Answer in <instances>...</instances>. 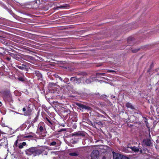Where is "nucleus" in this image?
<instances>
[{
    "mask_svg": "<svg viewBox=\"0 0 159 159\" xmlns=\"http://www.w3.org/2000/svg\"><path fill=\"white\" fill-rule=\"evenodd\" d=\"M3 87V89H2L0 93L3 100L6 102H13V100L11 93L9 84L8 82L5 83Z\"/></svg>",
    "mask_w": 159,
    "mask_h": 159,
    "instance_id": "1",
    "label": "nucleus"
},
{
    "mask_svg": "<svg viewBox=\"0 0 159 159\" xmlns=\"http://www.w3.org/2000/svg\"><path fill=\"white\" fill-rule=\"evenodd\" d=\"M44 150L41 149H39L36 147H32L27 149L25 151V154L28 156L33 154V156H39L42 154Z\"/></svg>",
    "mask_w": 159,
    "mask_h": 159,
    "instance_id": "2",
    "label": "nucleus"
},
{
    "mask_svg": "<svg viewBox=\"0 0 159 159\" xmlns=\"http://www.w3.org/2000/svg\"><path fill=\"white\" fill-rule=\"evenodd\" d=\"M45 123L53 130H54L55 128L53 126L54 122L48 116H47L44 118Z\"/></svg>",
    "mask_w": 159,
    "mask_h": 159,
    "instance_id": "3",
    "label": "nucleus"
},
{
    "mask_svg": "<svg viewBox=\"0 0 159 159\" xmlns=\"http://www.w3.org/2000/svg\"><path fill=\"white\" fill-rule=\"evenodd\" d=\"M99 76V73H96L95 75H92L91 76L87 78L86 81L87 83H89L93 81L99 80L98 79Z\"/></svg>",
    "mask_w": 159,
    "mask_h": 159,
    "instance_id": "4",
    "label": "nucleus"
},
{
    "mask_svg": "<svg viewBox=\"0 0 159 159\" xmlns=\"http://www.w3.org/2000/svg\"><path fill=\"white\" fill-rule=\"evenodd\" d=\"M18 140H16L15 142L13 147L15 150H17L18 149H21L23 148L24 146H25L26 143L25 142H24L22 143H20L18 145Z\"/></svg>",
    "mask_w": 159,
    "mask_h": 159,
    "instance_id": "5",
    "label": "nucleus"
},
{
    "mask_svg": "<svg viewBox=\"0 0 159 159\" xmlns=\"http://www.w3.org/2000/svg\"><path fill=\"white\" fill-rule=\"evenodd\" d=\"M99 156V152L97 150H93L90 154L91 159H98Z\"/></svg>",
    "mask_w": 159,
    "mask_h": 159,
    "instance_id": "6",
    "label": "nucleus"
},
{
    "mask_svg": "<svg viewBox=\"0 0 159 159\" xmlns=\"http://www.w3.org/2000/svg\"><path fill=\"white\" fill-rule=\"evenodd\" d=\"M24 64H21L22 66L16 65V67L21 70H25L26 71H28V69L26 67L29 66L30 64L24 61Z\"/></svg>",
    "mask_w": 159,
    "mask_h": 159,
    "instance_id": "7",
    "label": "nucleus"
},
{
    "mask_svg": "<svg viewBox=\"0 0 159 159\" xmlns=\"http://www.w3.org/2000/svg\"><path fill=\"white\" fill-rule=\"evenodd\" d=\"M76 104L79 107L78 109H80V110L83 111L84 110H89L90 109V107L89 106H87L84 104H82L80 103H76Z\"/></svg>",
    "mask_w": 159,
    "mask_h": 159,
    "instance_id": "8",
    "label": "nucleus"
},
{
    "mask_svg": "<svg viewBox=\"0 0 159 159\" xmlns=\"http://www.w3.org/2000/svg\"><path fill=\"white\" fill-rule=\"evenodd\" d=\"M21 58L30 62L34 60V57H33L26 55H23L21 57Z\"/></svg>",
    "mask_w": 159,
    "mask_h": 159,
    "instance_id": "9",
    "label": "nucleus"
},
{
    "mask_svg": "<svg viewBox=\"0 0 159 159\" xmlns=\"http://www.w3.org/2000/svg\"><path fill=\"white\" fill-rule=\"evenodd\" d=\"M76 78V76L72 77H71L70 79V80L71 81V83H68L67 84L68 86L72 88L73 87V85L72 84H73L74 85H75Z\"/></svg>",
    "mask_w": 159,
    "mask_h": 159,
    "instance_id": "10",
    "label": "nucleus"
},
{
    "mask_svg": "<svg viewBox=\"0 0 159 159\" xmlns=\"http://www.w3.org/2000/svg\"><path fill=\"white\" fill-rule=\"evenodd\" d=\"M1 42L5 45L9 46H11L12 44V43H13L11 41L7 40L4 38L1 39Z\"/></svg>",
    "mask_w": 159,
    "mask_h": 159,
    "instance_id": "11",
    "label": "nucleus"
},
{
    "mask_svg": "<svg viewBox=\"0 0 159 159\" xmlns=\"http://www.w3.org/2000/svg\"><path fill=\"white\" fill-rule=\"evenodd\" d=\"M72 135L73 136H82L84 137L85 136L84 133L83 132L80 131L74 133L72 134Z\"/></svg>",
    "mask_w": 159,
    "mask_h": 159,
    "instance_id": "12",
    "label": "nucleus"
},
{
    "mask_svg": "<svg viewBox=\"0 0 159 159\" xmlns=\"http://www.w3.org/2000/svg\"><path fill=\"white\" fill-rule=\"evenodd\" d=\"M9 55L13 58L22 62V61H21V59L19 57H18V55L17 54L10 52L9 53Z\"/></svg>",
    "mask_w": 159,
    "mask_h": 159,
    "instance_id": "13",
    "label": "nucleus"
},
{
    "mask_svg": "<svg viewBox=\"0 0 159 159\" xmlns=\"http://www.w3.org/2000/svg\"><path fill=\"white\" fill-rule=\"evenodd\" d=\"M39 130L41 133H42L43 132L44 129H45L44 125L43 122H40L39 125Z\"/></svg>",
    "mask_w": 159,
    "mask_h": 159,
    "instance_id": "14",
    "label": "nucleus"
},
{
    "mask_svg": "<svg viewBox=\"0 0 159 159\" xmlns=\"http://www.w3.org/2000/svg\"><path fill=\"white\" fill-rule=\"evenodd\" d=\"M112 153L113 156V159H121V155L113 152Z\"/></svg>",
    "mask_w": 159,
    "mask_h": 159,
    "instance_id": "15",
    "label": "nucleus"
},
{
    "mask_svg": "<svg viewBox=\"0 0 159 159\" xmlns=\"http://www.w3.org/2000/svg\"><path fill=\"white\" fill-rule=\"evenodd\" d=\"M34 73L38 77V80H39L40 78L42 77V75L38 70H35L34 71Z\"/></svg>",
    "mask_w": 159,
    "mask_h": 159,
    "instance_id": "16",
    "label": "nucleus"
},
{
    "mask_svg": "<svg viewBox=\"0 0 159 159\" xmlns=\"http://www.w3.org/2000/svg\"><path fill=\"white\" fill-rule=\"evenodd\" d=\"M143 142H144L146 145L148 146H150L151 145V141L150 139H145L143 140Z\"/></svg>",
    "mask_w": 159,
    "mask_h": 159,
    "instance_id": "17",
    "label": "nucleus"
},
{
    "mask_svg": "<svg viewBox=\"0 0 159 159\" xmlns=\"http://www.w3.org/2000/svg\"><path fill=\"white\" fill-rule=\"evenodd\" d=\"M126 107L127 108H129L132 109H134V106L132 105V104L129 103L127 102L126 104L125 105Z\"/></svg>",
    "mask_w": 159,
    "mask_h": 159,
    "instance_id": "18",
    "label": "nucleus"
},
{
    "mask_svg": "<svg viewBox=\"0 0 159 159\" xmlns=\"http://www.w3.org/2000/svg\"><path fill=\"white\" fill-rule=\"evenodd\" d=\"M129 148L134 152H138L139 150V148L135 146L131 147Z\"/></svg>",
    "mask_w": 159,
    "mask_h": 159,
    "instance_id": "19",
    "label": "nucleus"
},
{
    "mask_svg": "<svg viewBox=\"0 0 159 159\" xmlns=\"http://www.w3.org/2000/svg\"><path fill=\"white\" fill-rule=\"evenodd\" d=\"M1 50H0V54L1 55H4L6 54V52L4 49L2 48H0Z\"/></svg>",
    "mask_w": 159,
    "mask_h": 159,
    "instance_id": "20",
    "label": "nucleus"
},
{
    "mask_svg": "<svg viewBox=\"0 0 159 159\" xmlns=\"http://www.w3.org/2000/svg\"><path fill=\"white\" fill-rule=\"evenodd\" d=\"M82 79L81 78H78L77 77L76 84H80L81 82Z\"/></svg>",
    "mask_w": 159,
    "mask_h": 159,
    "instance_id": "21",
    "label": "nucleus"
},
{
    "mask_svg": "<svg viewBox=\"0 0 159 159\" xmlns=\"http://www.w3.org/2000/svg\"><path fill=\"white\" fill-rule=\"evenodd\" d=\"M17 79L20 81L21 82H24L25 81V79L24 77H19Z\"/></svg>",
    "mask_w": 159,
    "mask_h": 159,
    "instance_id": "22",
    "label": "nucleus"
},
{
    "mask_svg": "<svg viewBox=\"0 0 159 159\" xmlns=\"http://www.w3.org/2000/svg\"><path fill=\"white\" fill-rule=\"evenodd\" d=\"M69 5L68 4H63L62 5H61L59 6V8H66L69 7Z\"/></svg>",
    "mask_w": 159,
    "mask_h": 159,
    "instance_id": "23",
    "label": "nucleus"
},
{
    "mask_svg": "<svg viewBox=\"0 0 159 159\" xmlns=\"http://www.w3.org/2000/svg\"><path fill=\"white\" fill-rule=\"evenodd\" d=\"M79 155L78 153H77L75 152H71L69 153V155L72 156H78Z\"/></svg>",
    "mask_w": 159,
    "mask_h": 159,
    "instance_id": "24",
    "label": "nucleus"
},
{
    "mask_svg": "<svg viewBox=\"0 0 159 159\" xmlns=\"http://www.w3.org/2000/svg\"><path fill=\"white\" fill-rule=\"evenodd\" d=\"M24 136L23 135H20V136H18V139L17 140H18V141H20L22 140H24V139L25 138H24Z\"/></svg>",
    "mask_w": 159,
    "mask_h": 159,
    "instance_id": "25",
    "label": "nucleus"
},
{
    "mask_svg": "<svg viewBox=\"0 0 159 159\" xmlns=\"http://www.w3.org/2000/svg\"><path fill=\"white\" fill-rule=\"evenodd\" d=\"M56 84L54 83H49V86L51 87H52L55 86Z\"/></svg>",
    "mask_w": 159,
    "mask_h": 159,
    "instance_id": "26",
    "label": "nucleus"
},
{
    "mask_svg": "<svg viewBox=\"0 0 159 159\" xmlns=\"http://www.w3.org/2000/svg\"><path fill=\"white\" fill-rule=\"evenodd\" d=\"M24 138H33L34 136L33 135H28L25 136H24Z\"/></svg>",
    "mask_w": 159,
    "mask_h": 159,
    "instance_id": "27",
    "label": "nucleus"
},
{
    "mask_svg": "<svg viewBox=\"0 0 159 159\" xmlns=\"http://www.w3.org/2000/svg\"><path fill=\"white\" fill-rule=\"evenodd\" d=\"M17 38L23 41H25V39L20 37L17 36Z\"/></svg>",
    "mask_w": 159,
    "mask_h": 159,
    "instance_id": "28",
    "label": "nucleus"
},
{
    "mask_svg": "<svg viewBox=\"0 0 159 159\" xmlns=\"http://www.w3.org/2000/svg\"><path fill=\"white\" fill-rule=\"evenodd\" d=\"M69 80L67 78H65L63 80L64 82L65 83H67L69 81Z\"/></svg>",
    "mask_w": 159,
    "mask_h": 159,
    "instance_id": "29",
    "label": "nucleus"
},
{
    "mask_svg": "<svg viewBox=\"0 0 159 159\" xmlns=\"http://www.w3.org/2000/svg\"><path fill=\"white\" fill-rule=\"evenodd\" d=\"M24 115L25 116H28L30 115V112L28 111H27L26 112L24 113Z\"/></svg>",
    "mask_w": 159,
    "mask_h": 159,
    "instance_id": "30",
    "label": "nucleus"
},
{
    "mask_svg": "<svg viewBox=\"0 0 159 159\" xmlns=\"http://www.w3.org/2000/svg\"><path fill=\"white\" fill-rule=\"evenodd\" d=\"M56 144H57V143L55 141H53L51 143L50 145L51 146H55V145Z\"/></svg>",
    "mask_w": 159,
    "mask_h": 159,
    "instance_id": "31",
    "label": "nucleus"
},
{
    "mask_svg": "<svg viewBox=\"0 0 159 159\" xmlns=\"http://www.w3.org/2000/svg\"><path fill=\"white\" fill-rule=\"evenodd\" d=\"M67 130L66 128L62 129L58 131V132H60L62 131H66Z\"/></svg>",
    "mask_w": 159,
    "mask_h": 159,
    "instance_id": "32",
    "label": "nucleus"
},
{
    "mask_svg": "<svg viewBox=\"0 0 159 159\" xmlns=\"http://www.w3.org/2000/svg\"><path fill=\"white\" fill-rule=\"evenodd\" d=\"M121 159H127L128 158L126 157L121 155Z\"/></svg>",
    "mask_w": 159,
    "mask_h": 159,
    "instance_id": "33",
    "label": "nucleus"
},
{
    "mask_svg": "<svg viewBox=\"0 0 159 159\" xmlns=\"http://www.w3.org/2000/svg\"><path fill=\"white\" fill-rule=\"evenodd\" d=\"M5 59L6 60H7L8 61H11V58L10 57H6V58H5Z\"/></svg>",
    "mask_w": 159,
    "mask_h": 159,
    "instance_id": "34",
    "label": "nucleus"
},
{
    "mask_svg": "<svg viewBox=\"0 0 159 159\" xmlns=\"http://www.w3.org/2000/svg\"><path fill=\"white\" fill-rule=\"evenodd\" d=\"M139 49H135L132 50V52H133L135 53V52H137L139 51Z\"/></svg>",
    "mask_w": 159,
    "mask_h": 159,
    "instance_id": "35",
    "label": "nucleus"
},
{
    "mask_svg": "<svg viewBox=\"0 0 159 159\" xmlns=\"http://www.w3.org/2000/svg\"><path fill=\"white\" fill-rule=\"evenodd\" d=\"M23 20H24V21H25L27 22H30V21H29V20H30V19H25V18H24Z\"/></svg>",
    "mask_w": 159,
    "mask_h": 159,
    "instance_id": "36",
    "label": "nucleus"
},
{
    "mask_svg": "<svg viewBox=\"0 0 159 159\" xmlns=\"http://www.w3.org/2000/svg\"><path fill=\"white\" fill-rule=\"evenodd\" d=\"M103 97L106 98L107 97V96L106 95H102L101 96H100V98H102Z\"/></svg>",
    "mask_w": 159,
    "mask_h": 159,
    "instance_id": "37",
    "label": "nucleus"
},
{
    "mask_svg": "<svg viewBox=\"0 0 159 159\" xmlns=\"http://www.w3.org/2000/svg\"><path fill=\"white\" fill-rule=\"evenodd\" d=\"M107 71L112 72V73L116 72V71H114V70H108Z\"/></svg>",
    "mask_w": 159,
    "mask_h": 159,
    "instance_id": "38",
    "label": "nucleus"
},
{
    "mask_svg": "<svg viewBox=\"0 0 159 159\" xmlns=\"http://www.w3.org/2000/svg\"><path fill=\"white\" fill-rule=\"evenodd\" d=\"M60 125L63 127H65L66 125L65 123H61L60 124Z\"/></svg>",
    "mask_w": 159,
    "mask_h": 159,
    "instance_id": "39",
    "label": "nucleus"
},
{
    "mask_svg": "<svg viewBox=\"0 0 159 159\" xmlns=\"http://www.w3.org/2000/svg\"><path fill=\"white\" fill-rule=\"evenodd\" d=\"M13 41H14V42H16V43H18V40L16 39H14V40H13Z\"/></svg>",
    "mask_w": 159,
    "mask_h": 159,
    "instance_id": "40",
    "label": "nucleus"
},
{
    "mask_svg": "<svg viewBox=\"0 0 159 159\" xmlns=\"http://www.w3.org/2000/svg\"><path fill=\"white\" fill-rule=\"evenodd\" d=\"M22 110L23 111H25L26 110L25 108V107L23 108L22 109Z\"/></svg>",
    "mask_w": 159,
    "mask_h": 159,
    "instance_id": "41",
    "label": "nucleus"
},
{
    "mask_svg": "<svg viewBox=\"0 0 159 159\" xmlns=\"http://www.w3.org/2000/svg\"><path fill=\"white\" fill-rule=\"evenodd\" d=\"M59 79L60 80H61V81H62L63 80H62V79L61 78V77H59Z\"/></svg>",
    "mask_w": 159,
    "mask_h": 159,
    "instance_id": "42",
    "label": "nucleus"
},
{
    "mask_svg": "<svg viewBox=\"0 0 159 159\" xmlns=\"http://www.w3.org/2000/svg\"><path fill=\"white\" fill-rule=\"evenodd\" d=\"M25 44L28 46H30V44H29L28 43H26Z\"/></svg>",
    "mask_w": 159,
    "mask_h": 159,
    "instance_id": "43",
    "label": "nucleus"
},
{
    "mask_svg": "<svg viewBox=\"0 0 159 159\" xmlns=\"http://www.w3.org/2000/svg\"><path fill=\"white\" fill-rule=\"evenodd\" d=\"M131 39V38H128V42H129L130 39Z\"/></svg>",
    "mask_w": 159,
    "mask_h": 159,
    "instance_id": "44",
    "label": "nucleus"
},
{
    "mask_svg": "<svg viewBox=\"0 0 159 159\" xmlns=\"http://www.w3.org/2000/svg\"><path fill=\"white\" fill-rule=\"evenodd\" d=\"M2 4H3L2 2L0 1V5H2Z\"/></svg>",
    "mask_w": 159,
    "mask_h": 159,
    "instance_id": "45",
    "label": "nucleus"
},
{
    "mask_svg": "<svg viewBox=\"0 0 159 159\" xmlns=\"http://www.w3.org/2000/svg\"><path fill=\"white\" fill-rule=\"evenodd\" d=\"M98 146H99V145H95L93 146V148L94 147H98Z\"/></svg>",
    "mask_w": 159,
    "mask_h": 159,
    "instance_id": "46",
    "label": "nucleus"
},
{
    "mask_svg": "<svg viewBox=\"0 0 159 159\" xmlns=\"http://www.w3.org/2000/svg\"><path fill=\"white\" fill-rule=\"evenodd\" d=\"M37 119V117H36L34 119V120H36Z\"/></svg>",
    "mask_w": 159,
    "mask_h": 159,
    "instance_id": "47",
    "label": "nucleus"
},
{
    "mask_svg": "<svg viewBox=\"0 0 159 159\" xmlns=\"http://www.w3.org/2000/svg\"><path fill=\"white\" fill-rule=\"evenodd\" d=\"M10 49H11L10 51H14V50L13 49L11 48H10Z\"/></svg>",
    "mask_w": 159,
    "mask_h": 159,
    "instance_id": "48",
    "label": "nucleus"
},
{
    "mask_svg": "<svg viewBox=\"0 0 159 159\" xmlns=\"http://www.w3.org/2000/svg\"><path fill=\"white\" fill-rule=\"evenodd\" d=\"M2 105V102L0 101V106H1Z\"/></svg>",
    "mask_w": 159,
    "mask_h": 159,
    "instance_id": "49",
    "label": "nucleus"
},
{
    "mask_svg": "<svg viewBox=\"0 0 159 159\" xmlns=\"http://www.w3.org/2000/svg\"><path fill=\"white\" fill-rule=\"evenodd\" d=\"M105 159V157L104 156L103 158H102V159Z\"/></svg>",
    "mask_w": 159,
    "mask_h": 159,
    "instance_id": "50",
    "label": "nucleus"
},
{
    "mask_svg": "<svg viewBox=\"0 0 159 159\" xmlns=\"http://www.w3.org/2000/svg\"><path fill=\"white\" fill-rule=\"evenodd\" d=\"M81 74H82L81 73H79V74H77V75H81Z\"/></svg>",
    "mask_w": 159,
    "mask_h": 159,
    "instance_id": "51",
    "label": "nucleus"
},
{
    "mask_svg": "<svg viewBox=\"0 0 159 159\" xmlns=\"http://www.w3.org/2000/svg\"><path fill=\"white\" fill-rule=\"evenodd\" d=\"M37 4V3L36 2L34 3V4Z\"/></svg>",
    "mask_w": 159,
    "mask_h": 159,
    "instance_id": "52",
    "label": "nucleus"
},
{
    "mask_svg": "<svg viewBox=\"0 0 159 159\" xmlns=\"http://www.w3.org/2000/svg\"><path fill=\"white\" fill-rule=\"evenodd\" d=\"M98 141H99V140H97V141H96V142H98Z\"/></svg>",
    "mask_w": 159,
    "mask_h": 159,
    "instance_id": "53",
    "label": "nucleus"
},
{
    "mask_svg": "<svg viewBox=\"0 0 159 159\" xmlns=\"http://www.w3.org/2000/svg\"><path fill=\"white\" fill-rule=\"evenodd\" d=\"M33 8H37V7H33Z\"/></svg>",
    "mask_w": 159,
    "mask_h": 159,
    "instance_id": "54",
    "label": "nucleus"
},
{
    "mask_svg": "<svg viewBox=\"0 0 159 159\" xmlns=\"http://www.w3.org/2000/svg\"><path fill=\"white\" fill-rule=\"evenodd\" d=\"M0 159H2V158L0 157Z\"/></svg>",
    "mask_w": 159,
    "mask_h": 159,
    "instance_id": "55",
    "label": "nucleus"
},
{
    "mask_svg": "<svg viewBox=\"0 0 159 159\" xmlns=\"http://www.w3.org/2000/svg\"><path fill=\"white\" fill-rule=\"evenodd\" d=\"M34 3V2H32V4H33Z\"/></svg>",
    "mask_w": 159,
    "mask_h": 159,
    "instance_id": "56",
    "label": "nucleus"
},
{
    "mask_svg": "<svg viewBox=\"0 0 159 159\" xmlns=\"http://www.w3.org/2000/svg\"><path fill=\"white\" fill-rule=\"evenodd\" d=\"M140 152H142V150H140Z\"/></svg>",
    "mask_w": 159,
    "mask_h": 159,
    "instance_id": "57",
    "label": "nucleus"
}]
</instances>
